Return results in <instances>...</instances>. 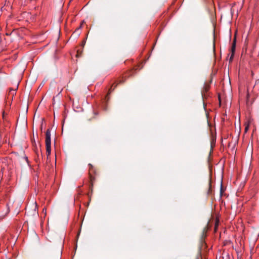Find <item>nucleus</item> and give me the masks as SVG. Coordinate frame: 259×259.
Here are the masks:
<instances>
[{"instance_id": "nucleus-1", "label": "nucleus", "mask_w": 259, "mask_h": 259, "mask_svg": "<svg viewBox=\"0 0 259 259\" xmlns=\"http://www.w3.org/2000/svg\"><path fill=\"white\" fill-rule=\"evenodd\" d=\"M46 145L47 156H49L51 153V134L49 129L46 132Z\"/></svg>"}, {"instance_id": "nucleus-3", "label": "nucleus", "mask_w": 259, "mask_h": 259, "mask_svg": "<svg viewBox=\"0 0 259 259\" xmlns=\"http://www.w3.org/2000/svg\"><path fill=\"white\" fill-rule=\"evenodd\" d=\"M249 122H246L245 123V133H246L249 127Z\"/></svg>"}, {"instance_id": "nucleus-5", "label": "nucleus", "mask_w": 259, "mask_h": 259, "mask_svg": "<svg viewBox=\"0 0 259 259\" xmlns=\"http://www.w3.org/2000/svg\"><path fill=\"white\" fill-rule=\"evenodd\" d=\"M81 25H80L78 28H77L75 31H74V33L75 32H77L79 30V29L81 28Z\"/></svg>"}, {"instance_id": "nucleus-4", "label": "nucleus", "mask_w": 259, "mask_h": 259, "mask_svg": "<svg viewBox=\"0 0 259 259\" xmlns=\"http://www.w3.org/2000/svg\"><path fill=\"white\" fill-rule=\"evenodd\" d=\"M235 50V40H234V43H233L232 47V54L231 56V57L233 56V52ZM232 58H231V59H232Z\"/></svg>"}, {"instance_id": "nucleus-2", "label": "nucleus", "mask_w": 259, "mask_h": 259, "mask_svg": "<svg viewBox=\"0 0 259 259\" xmlns=\"http://www.w3.org/2000/svg\"><path fill=\"white\" fill-rule=\"evenodd\" d=\"M209 89V86L205 84L203 86V90L202 92H207Z\"/></svg>"}]
</instances>
